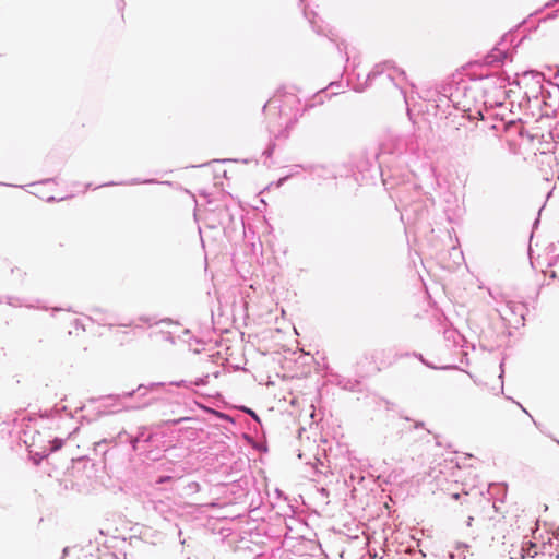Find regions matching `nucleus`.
<instances>
[{"mask_svg":"<svg viewBox=\"0 0 559 559\" xmlns=\"http://www.w3.org/2000/svg\"><path fill=\"white\" fill-rule=\"evenodd\" d=\"M143 437H144V432L139 433L135 438H132V439H131V445H132V448H133V450H134V451H136V450L139 449V443H140L142 440H143V441H145V442H146V441H148V439H150L148 437H147V438H145V439H143Z\"/></svg>","mask_w":559,"mask_h":559,"instance_id":"10","label":"nucleus"},{"mask_svg":"<svg viewBox=\"0 0 559 559\" xmlns=\"http://www.w3.org/2000/svg\"><path fill=\"white\" fill-rule=\"evenodd\" d=\"M304 14L305 16L309 20V23L311 24L312 28L318 33V34H322L323 33V29L317 25V22H316V16L317 14L314 12H312V17H309V14L306 10H304Z\"/></svg>","mask_w":559,"mask_h":559,"instance_id":"9","label":"nucleus"},{"mask_svg":"<svg viewBox=\"0 0 559 559\" xmlns=\"http://www.w3.org/2000/svg\"><path fill=\"white\" fill-rule=\"evenodd\" d=\"M222 417L226 418V419H229V416L228 415H225V414H221Z\"/></svg>","mask_w":559,"mask_h":559,"instance_id":"27","label":"nucleus"},{"mask_svg":"<svg viewBox=\"0 0 559 559\" xmlns=\"http://www.w3.org/2000/svg\"><path fill=\"white\" fill-rule=\"evenodd\" d=\"M191 418L190 417H180V418H177V419H173V420H169L167 421V424L169 425H178L182 421H186V420H190Z\"/></svg>","mask_w":559,"mask_h":559,"instance_id":"13","label":"nucleus"},{"mask_svg":"<svg viewBox=\"0 0 559 559\" xmlns=\"http://www.w3.org/2000/svg\"><path fill=\"white\" fill-rule=\"evenodd\" d=\"M154 180H140V179H132L129 183L130 185H139V183H152Z\"/></svg>","mask_w":559,"mask_h":559,"instance_id":"15","label":"nucleus"},{"mask_svg":"<svg viewBox=\"0 0 559 559\" xmlns=\"http://www.w3.org/2000/svg\"><path fill=\"white\" fill-rule=\"evenodd\" d=\"M207 379H209V374L201 377V378H197L195 381L193 382V384L195 386L205 385L207 383Z\"/></svg>","mask_w":559,"mask_h":559,"instance_id":"12","label":"nucleus"},{"mask_svg":"<svg viewBox=\"0 0 559 559\" xmlns=\"http://www.w3.org/2000/svg\"><path fill=\"white\" fill-rule=\"evenodd\" d=\"M188 489L190 491H199L200 490V485L197 481H191V483L188 484Z\"/></svg>","mask_w":559,"mask_h":559,"instance_id":"14","label":"nucleus"},{"mask_svg":"<svg viewBox=\"0 0 559 559\" xmlns=\"http://www.w3.org/2000/svg\"><path fill=\"white\" fill-rule=\"evenodd\" d=\"M175 384H176L177 386H181V385H185V384H186V381L176 382Z\"/></svg>","mask_w":559,"mask_h":559,"instance_id":"22","label":"nucleus"},{"mask_svg":"<svg viewBox=\"0 0 559 559\" xmlns=\"http://www.w3.org/2000/svg\"><path fill=\"white\" fill-rule=\"evenodd\" d=\"M490 139L484 130L473 129L465 133L464 153L468 155H478L487 151Z\"/></svg>","mask_w":559,"mask_h":559,"instance_id":"3","label":"nucleus"},{"mask_svg":"<svg viewBox=\"0 0 559 559\" xmlns=\"http://www.w3.org/2000/svg\"><path fill=\"white\" fill-rule=\"evenodd\" d=\"M391 68H392V64L390 61H385L383 63L376 64L373 67V69L368 73L367 81L374 80L377 76L381 75L382 73H384L386 70H389Z\"/></svg>","mask_w":559,"mask_h":559,"instance_id":"8","label":"nucleus"},{"mask_svg":"<svg viewBox=\"0 0 559 559\" xmlns=\"http://www.w3.org/2000/svg\"><path fill=\"white\" fill-rule=\"evenodd\" d=\"M555 441L557 442V444L559 445V440L555 439Z\"/></svg>","mask_w":559,"mask_h":559,"instance_id":"28","label":"nucleus"},{"mask_svg":"<svg viewBox=\"0 0 559 559\" xmlns=\"http://www.w3.org/2000/svg\"><path fill=\"white\" fill-rule=\"evenodd\" d=\"M245 412L249 414L254 420L260 421L259 416L250 408H245Z\"/></svg>","mask_w":559,"mask_h":559,"instance_id":"16","label":"nucleus"},{"mask_svg":"<svg viewBox=\"0 0 559 559\" xmlns=\"http://www.w3.org/2000/svg\"><path fill=\"white\" fill-rule=\"evenodd\" d=\"M7 302L10 306H13V307H22V306H24V304L21 302V300L19 298H14V297H8Z\"/></svg>","mask_w":559,"mask_h":559,"instance_id":"11","label":"nucleus"},{"mask_svg":"<svg viewBox=\"0 0 559 559\" xmlns=\"http://www.w3.org/2000/svg\"><path fill=\"white\" fill-rule=\"evenodd\" d=\"M37 439H39L40 442H43L44 444L47 445V449L50 451V453L56 452L59 449H61L64 443V439H62V438H53V439L49 438L48 440H44L39 432H37Z\"/></svg>","mask_w":559,"mask_h":559,"instance_id":"7","label":"nucleus"},{"mask_svg":"<svg viewBox=\"0 0 559 559\" xmlns=\"http://www.w3.org/2000/svg\"><path fill=\"white\" fill-rule=\"evenodd\" d=\"M51 180H52V179H46V180H43V181H40V182H41V183H46V182H49V181H51Z\"/></svg>","mask_w":559,"mask_h":559,"instance_id":"26","label":"nucleus"},{"mask_svg":"<svg viewBox=\"0 0 559 559\" xmlns=\"http://www.w3.org/2000/svg\"><path fill=\"white\" fill-rule=\"evenodd\" d=\"M55 200H56V199H55V197H49V198L47 199V201H48V202H52V201H55Z\"/></svg>","mask_w":559,"mask_h":559,"instance_id":"24","label":"nucleus"},{"mask_svg":"<svg viewBox=\"0 0 559 559\" xmlns=\"http://www.w3.org/2000/svg\"><path fill=\"white\" fill-rule=\"evenodd\" d=\"M24 442L28 448L31 459L34 461L36 465H38L44 459H46L50 454V451L47 449V445L40 442L39 439H37V436H33L31 442L28 441V439H25Z\"/></svg>","mask_w":559,"mask_h":559,"instance_id":"6","label":"nucleus"},{"mask_svg":"<svg viewBox=\"0 0 559 559\" xmlns=\"http://www.w3.org/2000/svg\"><path fill=\"white\" fill-rule=\"evenodd\" d=\"M526 311L527 308L525 304L512 300H508L504 306L499 309L501 318L513 325L524 324Z\"/></svg>","mask_w":559,"mask_h":559,"instance_id":"4","label":"nucleus"},{"mask_svg":"<svg viewBox=\"0 0 559 559\" xmlns=\"http://www.w3.org/2000/svg\"><path fill=\"white\" fill-rule=\"evenodd\" d=\"M273 150H274V144L270 145L265 151H264V155H266L267 157H270L273 153Z\"/></svg>","mask_w":559,"mask_h":559,"instance_id":"18","label":"nucleus"},{"mask_svg":"<svg viewBox=\"0 0 559 559\" xmlns=\"http://www.w3.org/2000/svg\"><path fill=\"white\" fill-rule=\"evenodd\" d=\"M395 72H397V74H399L400 76H402V78H404V79H405V71H404V70H397V69H395Z\"/></svg>","mask_w":559,"mask_h":559,"instance_id":"20","label":"nucleus"},{"mask_svg":"<svg viewBox=\"0 0 559 559\" xmlns=\"http://www.w3.org/2000/svg\"><path fill=\"white\" fill-rule=\"evenodd\" d=\"M483 90L486 96L485 104L501 106L506 98L504 80L496 75H487L483 79Z\"/></svg>","mask_w":559,"mask_h":559,"instance_id":"1","label":"nucleus"},{"mask_svg":"<svg viewBox=\"0 0 559 559\" xmlns=\"http://www.w3.org/2000/svg\"><path fill=\"white\" fill-rule=\"evenodd\" d=\"M142 390L146 391V388L144 385L140 384L136 390L123 392L121 394L104 396V397H102V400L104 401L103 406L104 407H114L115 409H112L110 413H118L121 411L140 409V408L146 406L148 403L143 402L141 404H127L126 400L132 397L135 394V392H139L140 395H144L145 392L142 393Z\"/></svg>","mask_w":559,"mask_h":559,"instance_id":"2","label":"nucleus"},{"mask_svg":"<svg viewBox=\"0 0 559 559\" xmlns=\"http://www.w3.org/2000/svg\"><path fill=\"white\" fill-rule=\"evenodd\" d=\"M546 542L538 545L536 542L527 540L523 542L518 554L521 559H524L525 557L535 558L539 552L542 554L543 559H558V556H554L551 552L546 554Z\"/></svg>","mask_w":559,"mask_h":559,"instance_id":"5","label":"nucleus"},{"mask_svg":"<svg viewBox=\"0 0 559 559\" xmlns=\"http://www.w3.org/2000/svg\"><path fill=\"white\" fill-rule=\"evenodd\" d=\"M520 407L522 408V411H523L525 414H528V412L526 411V408H524L522 405H520Z\"/></svg>","mask_w":559,"mask_h":559,"instance_id":"25","label":"nucleus"},{"mask_svg":"<svg viewBox=\"0 0 559 559\" xmlns=\"http://www.w3.org/2000/svg\"><path fill=\"white\" fill-rule=\"evenodd\" d=\"M388 79H389L390 81H394V76H393V74H392V73H389V74H388Z\"/></svg>","mask_w":559,"mask_h":559,"instance_id":"23","label":"nucleus"},{"mask_svg":"<svg viewBox=\"0 0 559 559\" xmlns=\"http://www.w3.org/2000/svg\"><path fill=\"white\" fill-rule=\"evenodd\" d=\"M173 479L171 476H160L157 480H156V484H164L166 481H170Z\"/></svg>","mask_w":559,"mask_h":559,"instance_id":"17","label":"nucleus"},{"mask_svg":"<svg viewBox=\"0 0 559 559\" xmlns=\"http://www.w3.org/2000/svg\"><path fill=\"white\" fill-rule=\"evenodd\" d=\"M319 492H320L324 498H328V497H329V491H328V489H325V488H323V487L319 489Z\"/></svg>","mask_w":559,"mask_h":559,"instance_id":"19","label":"nucleus"},{"mask_svg":"<svg viewBox=\"0 0 559 559\" xmlns=\"http://www.w3.org/2000/svg\"><path fill=\"white\" fill-rule=\"evenodd\" d=\"M388 152L389 153H394V151H388ZM395 152L399 153V154L402 153V150L400 148V146L395 148Z\"/></svg>","mask_w":559,"mask_h":559,"instance_id":"21","label":"nucleus"}]
</instances>
